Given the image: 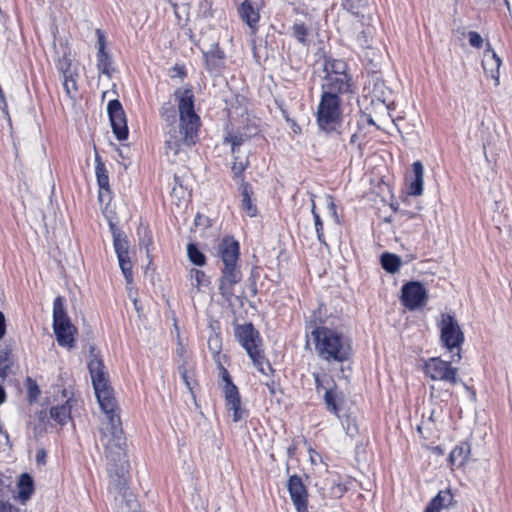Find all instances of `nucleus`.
<instances>
[{
  "mask_svg": "<svg viewBox=\"0 0 512 512\" xmlns=\"http://www.w3.org/2000/svg\"><path fill=\"white\" fill-rule=\"evenodd\" d=\"M6 332V324L4 314L0 311V340L3 338Z\"/></svg>",
  "mask_w": 512,
  "mask_h": 512,
  "instance_id": "nucleus-56",
  "label": "nucleus"
},
{
  "mask_svg": "<svg viewBox=\"0 0 512 512\" xmlns=\"http://www.w3.org/2000/svg\"><path fill=\"white\" fill-rule=\"evenodd\" d=\"M287 489L295 507L308 504V492L300 476L292 475L287 482Z\"/></svg>",
  "mask_w": 512,
  "mask_h": 512,
  "instance_id": "nucleus-18",
  "label": "nucleus"
},
{
  "mask_svg": "<svg viewBox=\"0 0 512 512\" xmlns=\"http://www.w3.org/2000/svg\"><path fill=\"white\" fill-rule=\"evenodd\" d=\"M55 65L63 78V87L69 97H73L77 91V79L79 77L77 64L73 63L71 50L67 43L60 42L55 45Z\"/></svg>",
  "mask_w": 512,
  "mask_h": 512,
  "instance_id": "nucleus-6",
  "label": "nucleus"
},
{
  "mask_svg": "<svg viewBox=\"0 0 512 512\" xmlns=\"http://www.w3.org/2000/svg\"><path fill=\"white\" fill-rule=\"evenodd\" d=\"M442 414H443V411H442L441 407L439 409H433L431 411L429 417L426 419L431 420L432 422L440 425L442 422Z\"/></svg>",
  "mask_w": 512,
  "mask_h": 512,
  "instance_id": "nucleus-50",
  "label": "nucleus"
},
{
  "mask_svg": "<svg viewBox=\"0 0 512 512\" xmlns=\"http://www.w3.org/2000/svg\"><path fill=\"white\" fill-rule=\"evenodd\" d=\"M223 385V395L225 399V408L228 413L232 412L233 422H239L244 419L247 414L241 406V399L238 388L232 383L228 371L221 367Z\"/></svg>",
  "mask_w": 512,
  "mask_h": 512,
  "instance_id": "nucleus-9",
  "label": "nucleus"
},
{
  "mask_svg": "<svg viewBox=\"0 0 512 512\" xmlns=\"http://www.w3.org/2000/svg\"><path fill=\"white\" fill-rule=\"evenodd\" d=\"M153 243L152 237L150 234H146L141 240H140V246L145 247L147 252H149V246H151Z\"/></svg>",
  "mask_w": 512,
  "mask_h": 512,
  "instance_id": "nucleus-55",
  "label": "nucleus"
},
{
  "mask_svg": "<svg viewBox=\"0 0 512 512\" xmlns=\"http://www.w3.org/2000/svg\"><path fill=\"white\" fill-rule=\"evenodd\" d=\"M316 354L327 362H344L352 353L350 339L343 333L326 326L311 331Z\"/></svg>",
  "mask_w": 512,
  "mask_h": 512,
  "instance_id": "nucleus-3",
  "label": "nucleus"
},
{
  "mask_svg": "<svg viewBox=\"0 0 512 512\" xmlns=\"http://www.w3.org/2000/svg\"><path fill=\"white\" fill-rule=\"evenodd\" d=\"M208 349L211 352L215 362L221 365L222 339L219 333L213 331L208 338Z\"/></svg>",
  "mask_w": 512,
  "mask_h": 512,
  "instance_id": "nucleus-31",
  "label": "nucleus"
},
{
  "mask_svg": "<svg viewBox=\"0 0 512 512\" xmlns=\"http://www.w3.org/2000/svg\"><path fill=\"white\" fill-rule=\"evenodd\" d=\"M437 388L433 385L431 386V398L440 397L441 401H447L452 393L449 390H444L440 395H437Z\"/></svg>",
  "mask_w": 512,
  "mask_h": 512,
  "instance_id": "nucleus-51",
  "label": "nucleus"
},
{
  "mask_svg": "<svg viewBox=\"0 0 512 512\" xmlns=\"http://www.w3.org/2000/svg\"><path fill=\"white\" fill-rule=\"evenodd\" d=\"M242 279V273L238 265L224 266L219 279V292L223 298L230 301L234 296V287Z\"/></svg>",
  "mask_w": 512,
  "mask_h": 512,
  "instance_id": "nucleus-13",
  "label": "nucleus"
},
{
  "mask_svg": "<svg viewBox=\"0 0 512 512\" xmlns=\"http://www.w3.org/2000/svg\"><path fill=\"white\" fill-rule=\"evenodd\" d=\"M326 75L347 74L346 63L342 60H331L325 64Z\"/></svg>",
  "mask_w": 512,
  "mask_h": 512,
  "instance_id": "nucleus-41",
  "label": "nucleus"
},
{
  "mask_svg": "<svg viewBox=\"0 0 512 512\" xmlns=\"http://www.w3.org/2000/svg\"><path fill=\"white\" fill-rule=\"evenodd\" d=\"M247 140V136L240 133H229L225 142L230 143L231 152L235 155L239 152L240 146Z\"/></svg>",
  "mask_w": 512,
  "mask_h": 512,
  "instance_id": "nucleus-42",
  "label": "nucleus"
},
{
  "mask_svg": "<svg viewBox=\"0 0 512 512\" xmlns=\"http://www.w3.org/2000/svg\"><path fill=\"white\" fill-rule=\"evenodd\" d=\"M174 95L178 105L179 122L176 120L174 105L170 102L162 105L160 116L167 122L166 153L176 156L183 146L196 143L201 121L194 110V94L191 88H179Z\"/></svg>",
  "mask_w": 512,
  "mask_h": 512,
  "instance_id": "nucleus-1",
  "label": "nucleus"
},
{
  "mask_svg": "<svg viewBox=\"0 0 512 512\" xmlns=\"http://www.w3.org/2000/svg\"><path fill=\"white\" fill-rule=\"evenodd\" d=\"M471 450H451L448 460L451 467H462L469 458Z\"/></svg>",
  "mask_w": 512,
  "mask_h": 512,
  "instance_id": "nucleus-35",
  "label": "nucleus"
},
{
  "mask_svg": "<svg viewBox=\"0 0 512 512\" xmlns=\"http://www.w3.org/2000/svg\"><path fill=\"white\" fill-rule=\"evenodd\" d=\"M323 398L327 409L334 414H338L339 408L337 402L339 395L335 390V386H326V393H324Z\"/></svg>",
  "mask_w": 512,
  "mask_h": 512,
  "instance_id": "nucleus-32",
  "label": "nucleus"
},
{
  "mask_svg": "<svg viewBox=\"0 0 512 512\" xmlns=\"http://www.w3.org/2000/svg\"><path fill=\"white\" fill-rule=\"evenodd\" d=\"M249 161L247 158L240 159L238 156H234V161L232 164V173L235 178H241L243 172L247 168Z\"/></svg>",
  "mask_w": 512,
  "mask_h": 512,
  "instance_id": "nucleus-44",
  "label": "nucleus"
},
{
  "mask_svg": "<svg viewBox=\"0 0 512 512\" xmlns=\"http://www.w3.org/2000/svg\"><path fill=\"white\" fill-rule=\"evenodd\" d=\"M6 400V393L2 386H0V404L4 403Z\"/></svg>",
  "mask_w": 512,
  "mask_h": 512,
  "instance_id": "nucleus-60",
  "label": "nucleus"
},
{
  "mask_svg": "<svg viewBox=\"0 0 512 512\" xmlns=\"http://www.w3.org/2000/svg\"><path fill=\"white\" fill-rule=\"evenodd\" d=\"M107 112L116 138L119 141L126 140L129 132L125 112L121 103L116 99L109 101Z\"/></svg>",
  "mask_w": 512,
  "mask_h": 512,
  "instance_id": "nucleus-11",
  "label": "nucleus"
},
{
  "mask_svg": "<svg viewBox=\"0 0 512 512\" xmlns=\"http://www.w3.org/2000/svg\"><path fill=\"white\" fill-rule=\"evenodd\" d=\"M482 66L487 76L495 81V85L499 84V68L501 66V59L492 49L490 43H486V50L483 55Z\"/></svg>",
  "mask_w": 512,
  "mask_h": 512,
  "instance_id": "nucleus-19",
  "label": "nucleus"
},
{
  "mask_svg": "<svg viewBox=\"0 0 512 512\" xmlns=\"http://www.w3.org/2000/svg\"><path fill=\"white\" fill-rule=\"evenodd\" d=\"M294 11H295L296 14L303 15L307 19V21L311 24L313 17H312V14L308 11L307 8L299 6V7H296L294 9Z\"/></svg>",
  "mask_w": 512,
  "mask_h": 512,
  "instance_id": "nucleus-53",
  "label": "nucleus"
},
{
  "mask_svg": "<svg viewBox=\"0 0 512 512\" xmlns=\"http://www.w3.org/2000/svg\"><path fill=\"white\" fill-rule=\"evenodd\" d=\"M119 261L120 269L124 275V278L127 282V284L133 283V272H132V263L129 257V254L127 255H121V257H117Z\"/></svg>",
  "mask_w": 512,
  "mask_h": 512,
  "instance_id": "nucleus-38",
  "label": "nucleus"
},
{
  "mask_svg": "<svg viewBox=\"0 0 512 512\" xmlns=\"http://www.w3.org/2000/svg\"><path fill=\"white\" fill-rule=\"evenodd\" d=\"M455 505L454 496L450 489L440 490L436 496H434L424 512H441L443 509H449Z\"/></svg>",
  "mask_w": 512,
  "mask_h": 512,
  "instance_id": "nucleus-22",
  "label": "nucleus"
},
{
  "mask_svg": "<svg viewBox=\"0 0 512 512\" xmlns=\"http://www.w3.org/2000/svg\"><path fill=\"white\" fill-rule=\"evenodd\" d=\"M297 512H309L308 511V504H305L304 507H295Z\"/></svg>",
  "mask_w": 512,
  "mask_h": 512,
  "instance_id": "nucleus-61",
  "label": "nucleus"
},
{
  "mask_svg": "<svg viewBox=\"0 0 512 512\" xmlns=\"http://www.w3.org/2000/svg\"><path fill=\"white\" fill-rule=\"evenodd\" d=\"M437 326L440 331V343L451 353V362H459L464 333L457 319L450 313H441Z\"/></svg>",
  "mask_w": 512,
  "mask_h": 512,
  "instance_id": "nucleus-4",
  "label": "nucleus"
},
{
  "mask_svg": "<svg viewBox=\"0 0 512 512\" xmlns=\"http://www.w3.org/2000/svg\"><path fill=\"white\" fill-rule=\"evenodd\" d=\"M121 433L119 434H116L114 437H113V440L112 441H107V442H103L102 445L105 446V448H121V446L124 444L123 443V439L120 435Z\"/></svg>",
  "mask_w": 512,
  "mask_h": 512,
  "instance_id": "nucleus-49",
  "label": "nucleus"
},
{
  "mask_svg": "<svg viewBox=\"0 0 512 512\" xmlns=\"http://www.w3.org/2000/svg\"><path fill=\"white\" fill-rule=\"evenodd\" d=\"M34 492V481L30 474L23 473L18 481V496L22 501L31 497Z\"/></svg>",
  "mask_w": 512,
  "mask_h": 512,
  "instance_id": "nucleus-29",
  "label": "nucleus"
},
{
  "mask_svg": "<svg viewBox=\"0 0 512 512\" xmlns=\"http://www.w3.org/2000/svg\"><path fill=\"white\" fill-rule=\"evenodd\" d=\"M207 69L212 73H218L224 67V52L218 48L213 47L211 50L204 53Z\"/></svg>",
  "mask_w": 512,
  "mask_h": 512,
  "instance_id": "nucleus-25",
  "label": "nucleus"
},
{
  "mask_svg": "<svg viewBox=\"0 0 512 512\" xmlns=\"http://www.w3.org/2000/svg\"><path fill=\"white\" fill-rule=\"evenodd\" d=\"M190 280L191 285L197 290H201L203 287H206L210 284L209 277L202 270L191 269L190 270Z\"/></svg>",
  "mask_w": 512,
  "mask_h": 512,
  "instance_id": "nucleus-34",
  "label": "nucleus"
},
{
  "mask_svg": "<svg viewBox=\"0 0 512 512\" xmlns=\"http://www.w3.org/2000/svg\"><path fill=\"white\" fill-rule=\"evenodd\" d=\"M291 36L296 39L301 45L308 47L310 44L309 40V28L307 24L301 20H295L291 26Z\"/></svg>",
  "mask_w": 512,
  "mask_h": 512,
  "instance_id": "nucleus-28",
  "label": "nucleus"
},
{
  "mask_svg": "<svg viewBox=\"0 0 512 512\" xmlns=\"http://www.w3.org/2000/svg\"><path fill=\"white\" fill-rule=\"evenodd\" d=\"M97 44H98V52H97V68L101 74L106 75L107 77L112 76L113 68L109 54L106 52V41L105 36L101 33L100 30H97Z\"/></svg>",
  "mask_w": 512,
  "mask_h": 512,
  "instance_id": "nucleus-20",
  "label": "nucleus"
},
{
  "mask_svg": "<svg viewBox=\"0 0 512 512\" xmlns=\"http://www.w3.org/2000/svg\"><path fill=\"white\" fill-rule=\"evenodd\" d=\"M310 453V460L312 463H316L317 460H321V455L317 453V450H308Z\"/></svg>",
  "mask_w": 512,
  "mask_h": 512,
  "instance_id": "nucleus-58",
  "label": "nucleus"
},
{
  "mask_svg": "<svg viewBox=\"0 0 512 512\" xmlns=\"http://www.w3.org/2000/svg\"><path fill=\"white\" fill-rule=\"evenodd\" d=\"M187 255L189 260L197 266H204L206 264L205 255L193 243L187 245Z\"/></svg>",
  "mask_w": 512,
  "mask_h": 512,
  "instance_id": "nucleus-37",
  "label": "nucleus"
},
{
  "mask_svg": "<svg viewBox=\"0 0 512 512\" xmlns=\"http://www.w3.org/2000/svg\"><path fill=\"white\" fill-rule=\"evenodd\" d=\"M316 391L321 393L322 391L326 393V386L332 387L335 386L334 381L327 375L320 376L318 373H313Z\"/></svg>",
  "mask_w": 512,
  "mask_h": 512,
  "instance_id": "nucleus-43",
  "label": "nucleus"
},
{
  "mask_svg": "<svg viewBox=\"0 0 512 512\" xmlns=\"http://www.w3.org/2000/svg\"><path fill=\"white\" fill-rule=\"evenodd\" d=\"M71 414V406L69 401L60 406L52 407L50 410V416L54 419L58 424L64 425L69 419Z\"/></svg>",
  "mask_w": 512,
  "mask_h": 512,
  "instance_id": "nucleus-30",
  "label": "nucleus"
},
{
  "mask_svg": "<svg viewBox=\"0 0 512 512\" xmlns=\"http://www.w3.org/2000/svg\"><path fill=\"white\" fill-rule=\"evenodd\" d=\"M311 202H312L311 213H312L313 219H314V226H315L317 238L320 243L326 244L324 231H323V222L321 220L319 213L316 211V204H315L314 199H312Z\"/></svg>",
  "mask_w": 512,
  "mask_h": 512,
  "instance_id": "nucleus-39",
  "label": "nucleus"
},
{
  "mask_svg": "<svg viewBox=\"0 0 512 512\" xmlns=\"http://www.w3.org/2000/svg\"><path fill=\"white\" fill-rule=\"evenodd\" d=\"M375 29L369 24L356 20L352 27V36L362 48H370Z\"/></svg>",
  "mask_w": 512,
  "mask_h": 512,
  "instance_id": "nucleus-21",
  "label": "nucleus"
},
{
  "mask_svg": "<svg viewBox=\"0 0 512 512\" xmlns=\"http://www.w3.org/2000/svg\"><path fill=\"white\" fill-rule=\"evenodd\" d=\"M53 330L60 346L74 348L77 329L66 313L64 299L61 296L56 297L53 302Z\"/></svg>",
  "mask_w": 512,
  "mask_h": 512,
  "instance_id": "nucleus-7",
  "label": "nucleus"
},
{
  "mask_svg": "<svg viewBox=\"0 0 512 512\" xmlns=\"http://www.w3.org/2000/svg\"><path fill=\"white\" fill-rule=\"evenodd\" d=\"M94 390L101 410L107 415V418L114 426L119 417L116 413L117 405L112 388L109 383H106L103 384V387H94Z\"/></svg>",
  "mask_w": 512,
  "mask_h": 512,
  "instance_id": "nucleus-14",
  "label": "nucleus"
},
{
  "mask_svg": "<svg viewBox=\"0 0 512 512\" xmlns=\"http://www.w3.org/2000/svg\"><path fill=\"white\" fill-rule=\"evenodd\" d=\"M0 512H20L19 509L7 501L0 500Z\"/></svg>",
  "mask_w": 512,
  "mask_h": 512,
  "instance_id": "nucleus-52",
  "label": "nucleus"
},
{
  "mask_svg": "<svg viewBox=\"0 0 512 512\" xmlns=\"http://www.w3.org/2000/svg\"><path fill=\"white\" fill-rule=\"evenodd\" d=\"M88 369L91 375L93 387H103V384L109 383L108 373L105 369L104 363L94 346L90 347Z\"/></svg>",
  "mask_w": 512,
  "mask_h": 512,
  "instance_id": "nucleus-15",
  "label": "nucleus"
},
{
  "mask_svg": "<svg viewBox=\"0 0 512 512\" xmlns=\"http://www.w3.org/2000/svg\"><path fill=\"white\" fill-rule=\"evenodd\" d=\"M177 352H178V354H179V355H181V356H182V355H183V353H184V347H183V345H182L181 343H179V347H178V349H177Z\"/></svg>",
  "mask_w": 512,
  "mask_h": 512,
  "instance_id": "nucleus-62",
  "label": "nucleus"
},
{
  "mask_svg": "<svg viewBox=\"0 0 512 512\" xmlns=\"http://www.w3.org/2000/svg\"><path fill=\"white\" fill-rule=\"evenodd\" d=\"M347 433L353 437L357 432H358V428L356 426L355 423H352L351 421L348 420V424H347Z\"/></svg>",
  "mask_w": 512,
  "mask_h": 512,
  "instance_id": "nucleus-57",
  "label": "nucleus"
},
{
  "mask_svg": "<svg viewBox=\"0 0 512 512\" xmlns=\"http://www.w3.org/2000/svg\"><path fill=\"white\" fill-rule=\"evenodd\" d=\"M113 246L115 249V253L117 257H121V255H127L129 254V245L128 240L126 236L122 235L121 233H113Z\"/></svg>",
  "mask_w": 512,
  "mask_h": 512,
  "instance_id": "nucleus-36",
  "label": "nucleus"
},
{
  "mask_svg": "<svg viewBox=\"0 0 512 512\" xmlns=\"http://www.w3.org/2000/svg\"><path fill=\"white\" fill-rule=\"evenodd\" d=\"M173 7H174V13H175V16H176L178 19H180L177 4H173Z\"/></svg>",
  "mask_w": 512,
  "mask_h": 512,
  "instance_id": "nucleus-64",
  "label": "nucleus"
},
{
  "mask_svg": "<svg viewBox=\"0 0 512 512\" xmlns=\"http://www.w3.org/2000/svg\"><path fill=\"white\" fill-rule=\"evenodd\" d=\"M328 208L334 216H336V206L331 198L328 199Z\"/></svg>",
  "mask_w": 512,
  "mask_h": 512,
  "instance_id": "nucleus-59",
  "label": "nucleus"
},
{
  "mask_svg": "<svg viewBox=\"0 0 512 512\" xmlns=\"http://www.w3.org/2000/svg\"><path fill=\"white\" fill-rule=\"evenodd\" d=\"M413 179L408 186V194L413 196H420L423 193L424 186V168L420 161L412 164Z\"/></svg>",
  "mask_w": 512,
  "mask_h": 512,
  "instance_id": "nucleus-23",
  "label": "nucleus"
},
{
  "mask_svg": "<svg viewBox=\"0 0 512 512\" xmlns=\"http://www.w3.org/2000/svg\"><path fill=\"white\" fill-rule=\"evenodd\" d=\"M12 365V360L8 353H3L0 355V377L5 378L10 370Z\"/></svg>",
  "mask_w": 512,
  "mask_h": 512,
  "instance_id": "nucleus-45",
  "label": "nucleus"
},
{
  "mask_svg": "<svg viewBox=\"0 0 512 512\" xmlns=\"http://www.w3.org/2000/svg\"><path fill=\"white\" fill-rule=\"evenodd\" d=\"M46 457H47L46 450H38V452L35 456V460H36L37 464L45 465Z\"/></svg>",
  "mask_w": 512,
  "mask_h": 512,
  "instance_id": "nucleus-54",
  "label": "nucleus"
},
{
  "mask_svg": "<svg viewBox=\"0 0 512 512\" xmlns=\"http://www.w3.org/2000/svg\"><path fill=\"white\" fill-rule=\"evenodd\" d=\"M95 163V174L97 178V184L99 186V198L102 199L105 192H110L109 175L105 164L101 161V158L98 154L95 155Z\"/></svg>",
  "mask_w": 512,
  "mask_h": 512,
  "instance_id": "nucleus-24",
  "label": "nucleus"
},
{
  "mask_svg": "<svg viewBox=\"0 0 512 512\" xmlns=\"http://www.w3.org/2000/svg\"><path fill=\"white\" fill-rule=\"evenodd\" d=\"M350 88L351 78L348 74L326 75L322 84V92H330L332 95L349 92Z\"/></svg>",
  "mask_w": 512,
  "mask_h": 512,
  "instance_id": "nucleus-17",
  "label": "nucleus"
},
{
  "mask_svg": "<svg viewBox=\"0 0 512 512\" xmlns=\"http://www.w3.org/2000/svg\"><path fill=\"white\" fill-rule=\"evenodd\" d=\"M468 41L472 47L477 49H480L484 43L482 36L476 31H470L468 33Z\"/></svg>",
  "mask_w": 512,
  "mask_h": 512,
  "instance_id": "nucleus-47",
  "label": "nucleus"
},
{
  "mask_svg": "<svg viewBox=\"0 0 512 512\" xmlns=\"http://www.w3.org/2000/svg\"><path fill=\"white\" fill-rule=\"evenodd\" d=\"M235 337L239 344L246 350L255 367L265 374V357L261 349L259 332L251 323L238 325L235 328Z\"/></svg>",
  "mask_w": 512,
  "mask_h": 512,
  "instance_id": "nucleus-8",
  "label": "nucleus"
},
{
  "mask_svg": "<svg viewBox=\"0 0 512 512\" xmlns=\"http://www.w3.org/2000/svg\"><path fill=\"white\" fill-rule=\"evenodd\" d=\"M316 120L322 131L330 133L336 130L342 120L341 103L338 95L322 92L317 107Z\"/></svg>",
  "mask_w": 512,
  "mask_h": 512,
  "instance_id": "nucleus-5",
  "label": "nucleus"
},
{
  "mask_svg": "<svg viewBox=\"0 0 512 512\" xmlns=\"http://www.w3.org/2000/svg\"><path fill=\"white\" fill-rule=\"evenodd\" d=\"M27 392L30 401H34L40 394V389L35 381L27 379Z\"/></svg>",
  "mask_w": 512,
  "mask_h": 512,
  "instance_id": "nucleus-46",
  "label": "nucleus"
},
{
  "mask_svg": "<svg viewBox=\"0 0 512 512\" xmlns=\"http://www.w3.org/2000/svg\"><path fill=\"white\" fill-rule=\"evenodd\" d=\"M106 467L109 475L108 492L115 501H125L130 509L137 506V501L130 491V464L125 450H106Z\"/></svg>",
  "mask_w": 512,
  "mask_h": 512,
  "instance_id": "nucleus-2",
  "label": "nucleus"
},
{
  "mask_svg": "<svg viewBox=\"0 0 512 512\" xmlns=\"http://www.w3.org/2000/svg\"><path fill=\"white\" fill-rule=\"evenodd\" d=\"M241 19L250 27L255 28L260 16L258 11L252 6L251 1L245 0L238 9Z\"/></svg>",
  "mask_w": 512,
  "mask_h": 512,
  "instance_id": "nucleus-26",
  "label": "nucleus"
},
{
  "mask_svg": "<svg viewBox=\"0 0 512 512\" xmlns=\"http://www.w3.org/2000/svg\"><path fill=\"white\" fill-rule=\"evenodd\" d=\"M240 190L242 196L241 207L243 211H245L246 214L250 217L256 216L257 208L251 199L252 189L250 185L242 180Z\"/></svg>",
  "mask_w": 512,
  "mask_h": 512,
  "instance_id": "nucleus-27",
  "label": "nucleus"
},
{
  "mask_svg": "<svg viewBox=\"0 0 512 512\" xmlns=\"http://www.w3.org/2000/svg\"><path fill=\"white\" fill-rule=\"evenodd\" d=\"M425 373L432 380L442 381L455 385L458 382V369L451 366V362L440 357H432L425 362Z\"/></svg>",
  "mask_w": 512,
  "mask_h": 512,
  "instance_id": "nucleus-10",
  "label": "nucleus"
},
{
  "mask_svg": "<svg viewBox=\"0 0 512 512\" xmlns=\"http://www.w3.org/2000/svg\"><path fill=\"white\" fill-rule=\"evenodd\" d=\"M402 302L410 310L423 306L427 300V291L423 284L411 281L402 287Z\"/></svg>",
  "mask_w": 512,
  "mask_h": 512,
  "instance_id": "nucleus-12",
  "label": "nucleus"
},
{
  "mask_svg": "<svg viewBox=\"0 0 512 512\" xmlns=\"http://www.w3.org/2000/svg\"><path fill=\"white\" fill-rule=\"evenodd\" d=\"M381 265L389 273H395L401 266V259L395 254L384 253L381 256Z\"/></svg>",
  "mask_w": 512,
  "mask_h": 512,
  "instance_id": "nucleus-33",
  "label": "nucleus"
},
{
  "mask_svg": "<svg viewBox=\"0 0 512 512\" xmlns=\"http://www.w3.org/2000/svg\"><path fill=\"white\" fill-rule=\"evenodd\" d=\"M202 219H203L202 216L197 215L195 218V224L198 225V224L202 223Z\"/></svg>",
  "mask_w": 512,
  "mask_h": 512,
  "instance_id": "nucleus-63",
  "label": "nucleus"
},
{
  "mask_svg": "<svg viewBox=\"0 0 512 512\" xmlns=\"http://www.w3.org/2000/svg\"><path fill=\"white\" fill-rule=\"evenodd\" d=\"M217 255L224 266L237 265L239 259V243L233 237H224L218 245Z\"/></svg>",
  "mask_w": 512,
  "mask_h": 512,
  "instance_id": "nucleus-16",
  "label": "nucleus"
},
{
  "mask_svg": "<svg viewBox=\"0 0 512 512\" xmlns=\"http://www.w3.org/2000/svg\"><path fill=\"white\" fill-rule=\"evenodd\" d=\"M417 429L424 438H430L439 430V424L423 419Z\"/></svg>",
  "mask_w": 512,
  "mask_h": 512,
  "instance_id": "nucleus-40",
  "label": "nucleus"
},
{
  "mask_svg": "<svg viewBox=\"0 0 512 512\" xmlns=\"http://www.w3.org/2000/svg\"><path fill=\"white\" fill-rule=\"evenodd\" d=\"M361 5L360 0H343L342 6L352 12L353 14H358V8Z\"/></svg>",
  "mask_w": 512,
  "mask_h": 512,
  "instance_id": "nucleus-48",
  "label": "nucleus"
}]
</instances>
